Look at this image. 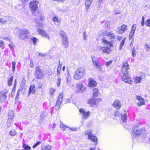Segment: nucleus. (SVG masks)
<instances>
[{
  "label": "nucleus",
  "mask_w": 150,
  "mask_h": 150,
  "mask_svg": "<svg viewBox=\"0 0 150 150\" xmlns=\"http://www.w3.org/2000/svg\"><path fill=\"white\" fill-rule=\"evenodd\" d=\"M103 0H98V5H100L101 3H102V1H103Z\"/></svg>",
  "instance_id": "nucleus-62"
},
{
  "label": "nucleus",
  "mask_w": 150,
  "mask_h": 150,
  "mask_svg": "<svg viewBox=\"0 0 150 150\" xmlns=\"http://www.w3.org/2000/svg\"><path fill=\"white\" fill-rule=\"evenodd\" d=\"M22 147L25 150H30L31 149L30 146L26 144H23Z\"/></svg>",
  "instance_id": "nucleus-34"
},
{
  "label": "nucleus",
  "mask_w": 150,
  "mask_h": 150,
  "mask_svg": "<svg viewBox=\"0 0 150 150\" xmlns=\"http://www.w3.org/2000/svg\"><path fill=\"white\" fill-rule=\"evenodd\" d=\"M144 17H142V20L141 23V26H143L144 25Z\"/></svg>",
  "instance_id": "nucleus-57"
},
{
  "label": "nucleus",
  "mask_w": 150,
  "mask_h": 150,
  "mask_svg": "<svg viewBox=\"0 0 150 150\" xmlns=\"http://www.w3.org/2000/svg\"><path fill=\"white\" fill-rule=\"evenodd\" d=\"M86 70L84 66H80L78 68L77 70L74 74L73 78L76 80L81 79L85 74Z\"/></svg>",
  "instance_id": "nucleus-2"
},
{
  "label": "nucleus",
  "mask_w": 150,
  "mask_h": 150,
  "mask_svg": "<svg viewBox=\"0 0 150 150\" xmlns=\"http://www.w3.org/2000/svg\"><path fill=\"white\" fill-rule=\"evenodd\" d=\"M115 115L116 116H121V121H122L124 123H126L127 120L126 111L125 110L122 111L120 110L116 111Z\"/></svg>",
  "instance_id": "nucleus-5"
},
{
  "label": "nucleus",
  "mask_w": 150,
  "mask_h": 150,
  "mask_svg": "<svg viewBox=\"0 0 150 150\" xmlns=\"http://www.w3.org/2000/svg\"><path fill=\"white\" fill-rule=\"evenodd\" d=\"M9 134L11 136H14L16 134V132L15 130H11L9 132Z\"/></svg>",
  "instance_id": "nucleus-40"
},
{
  "label": "nucleus",
  "mask_w": 150,
  "mask_h": 150,
  "mask_svg": "<svg viewBox=\"0 0 150 150\" xmlns=\"http://www.w3.org/2000/svg\"><path fill=\"white\" fill-rule=\"evenodd\" d=\"M96 100L94 99H91L88 100V103L91 105H95L96 103Z\"/></svg>",
  "instance_id": "nucleus-22"
},
{
  "label": "nucleus",
  "mask_w": 150,
  "mask_h": 150,
  "mask_svg": "<svg viewBox=\"0 0 150 150\" xmlns=\"http://www.w3.org/2000/svg\"><path fill=\"white\" fill-rule=\"evenodd\" d=\"M92 60L93 64L95 66H98L99 63L95 57H92Z\"/></svg>",
  "instance_id": "nucleus-29"
},
{
  "label": "nucleus",
  "mask_w": 150,
  "mask_h": 150,
  "mask_svg": "<svg viewBox=\"0 0 150 150\" xmlns=\"http://www.w3.org/2000/svg\"><path fill=\"white\" fill-rule=\"evenodd\" d=\"M35 75L36 78L37 79L42 78L44 76L43 71L40 69L38 66L36 67Z\"/></svg>",
  "instance_id": "nucleus-7"
},
{
  "label": "nucleus",
  "mask_w": 150,
  "mask_h": 150,
  "mask_svg": "<svg viewBox=\"0 0 150 150\" xmlns=\"http://www.w3.org/2000/svg\"><path fill=\"white\" fill-rule=\"evenodd\" d=\"M112 105L116 109H119L121 107L120 101L119 100L115 101L113 103Z\"/></svg>",
  "instance_id": "nucleus-18"
},
{
  "label": "nucleus",
  "mask_w": 150,
  "mask_h": 150,
  "mask_svg": "<svg viewBox=\"0 0 150 150\" xmlns=\"http://www.w3.org/2000/svg\"><path fill=\"white\" fill-rule=\"evenodd\" d=\"M69 9L68 7H67L66 6H64L62 8H58V10L62 12H64L66 11H67Z\"/></svg>",
  "instance_id": "nucleus-25"
},
{
  "label": "nucleus",
  "mask_w": 150,
  "mask_h": 150,
  "mask_svg": "<svg viewBox=\"0 0 150 150\" xmlns=\"http://www.w3.org/2000/svg\"><path fill=\"white\" fill-rule=\"evenodd\" d=\"M132 56L133 57H134L136 56V52H135V48H133L132 49Z\"/></svg>",
  "instance_id": "nucleus-48"
},
{
  "label": "nucleus",
  "mask_w": 150,
  "mask_h": 150,
  "mask_svg": "<svg viewBox=\"0 0 150 150\" xmlns=\"http://www.w3.org/2000/svg\"><path fill=\"white\" fill-rule=\"evenodd\" d=\"M31 40L33 42L34 45H35L36 43L39 41L35 37L32 38Z\"/></svg>",
  "instance_id": "nucleus-36"
},
{
  "label": "nucleus",
  "mask_w": 150,
  "mask_h": 150,
  "mask_svg": "<svg viewBox=\"0 0 150 150\" xmlns=\"http://www.w3.org/2000/svg\"><path fill=\"white\" fill-rule=\"evenodd\" d=\"M59 33L62 37V43L65 48H67L69 46V42L67 39V36L65 33L63 31L60 30Z\"/></svg>",
  "instance_id": "nucleus-6"
},
{
  "label": "nucleus",
  "mask_w": 150,
  "mask_h": 150,
  "mask_svg": "<svg viewBox=\"0 0 150 150\" xmlns=\"http://www.w3.org/2000/svg\"><path fill=\"white\" fill-rule=\"evenodd\" d=\"M122 80L125 83H127L129 84H132V81L131 78L129 77L128 74H123L122 76H121Z\"/></svg>",
  "instance_id": "nucleus-12"
},
{
  "label": "nucleus",
  "mask_w": 150,
  "mask_h": 150,
  "mask_svg": "<svg viewBox=\"0 0 150 150\" xmlns=\"http://www.w3.org/2000/svg\"><path fill=\"white\" fill-rule=\"evenodd\" d=\"M62 66H58L57 69V75L59 76L62 70Z\"/></svg>",
  "instance_id": "nucleus-42"
},
{
  "label": "nucleus",
  "mask_w": 150,
  "mask_h": 150,
  "mask_svg": "<svg viewBox=\"0 0 150 150\" xmlns=\"http://www.w3.org/2000/svg\"><path fill=\"white\" fill-rule=\"evenodd\" d=\"M83 38L84 40H87V34L86 31H84L83 33Z\"/></svg>",
  "instance_id": "nucleus-44"
},
{
  "label": "nucleus",
  "mask_w": 150,
  "mask_h": 150,
  "mask_svg": "<svg viewBox=\"0 0 150 150\" xmlns=\"http://www.w3.org/2000/svg\"><path fill=\"white\" fill-rule=\"evenodd\" d=\"M0 47L2 49H4V44L2 40H0Z\"/></svg>",
  "instance_id": "nucleus-45"
},
{
  "label": "nucleus",
  "mask_w": 150,
  "mask_h": 150,
  "mask_svg": "<svg viewBox=\"0 0 150 150\" xmlns=\"http://www.w3.org/2000/svg\"><path fill=\"white\" fill-rule=\"evenodd\" d=\"M132 134L135 137L140 136L142 139H145L146 137V131L144 128L140 130L134 129L133 131Z\"/></svg>",
  "instance_id": "nucleus-4"
},
{
  "label": "nucleus",
  "mask_w": 150,
  "mask_h": 150,
  "mask_svg": "<svg viewBox=\"0 0 150 150\" xmlns=\"http://www.w3.org/2000/svg\"><path fill=\"white\" fill-rule=\"evenodd\" d=\"M89 139H90L93 141L95 142V145H96L97 144V138L95 136L92 135L90 137L88 138Z\"/></svg>",
  "instance_id": "nucleus-23"
},
{
  "label": "nucleus",
  "mask_w": 150,
  "mask_h": 150,
  "mask_svg": "<svg viewBox=\"0 0 150 150\" xmlns=\"http://www.w3.org/2000/svg\"><path fill=\"white\" fill-rule=\"evenodd\" d=\"M8 93L7 90H5L1 91L0 93V101L3 102L6 100L7 98L6 94Z\"/></svg>",
  "instance_id": "nucleus-11"
},
{
  "label": "nucleus",
  "mask_w": 150,
  "mask_h": 150,
  "mask_svg": "<svg viewBox=\"0 0 150 150\" xmlns=\"http://www.w3.org/2000/svg\"><path fill=\"white\" fill-rule=\"evenodd\" d=\"M146 25L149 27H150V19H148L145 23Z\"/></svg>",
  "instance_id": "nucleus-46"
},
{
  "label": "nucleus",
  "mask_w": 150,
  "mask_h": 150,
  "mask_svg": "<svg viewBox=\"0 0 150 150\" xmlns=\"http://www.w3.org/2000/svg\"><path fill=\"white\" fill-rule=\"evenodd\" d=\"M39 56L41 57H45L46 56V54H42L41 53H39Z\"/></svg>",
  "instance_id": "nucleus-61"
},
{
  "label": "nucleus",
  "mask_w": 150,
  "mask_h": 150,
  "mask_svg": "<svg viewBox=\"0 0 150 150\" xmlns=\"http://www.w3.org/2000/svg\"><path fill=\"white\" fill-rule=\"evenodd\" d=\"M60 127L63 130H66L67 128H69L68 127L64 125L63 123H61L60 125Z\"/></svg>",
  "instance_id": "nucleus-37"
},
{
  "label": "nucleus",
  "mask_w": 150,
  "mask_h": 150,
  "mask_svg": "<svg viewBox=\"0 0 150 150\" xmlns=\"http://www.w3.org/2000/svg\"><path fill=\"white\" fill-rule=\"evenodd\" d=\"M35 86L33 85L32 87L31 86L30 87L29 91V94L30 95L31 93H34L35 92Z\"/></svg>",
  "instance_id": "nucleus-27"
},
{
  "label": "nucleus",
  "mask_w": 150,
  "mask_h": 150,
  "mask_svg": "<svg viewBox=\"0 0 150 150\" xmlns=\"http://www.w3.org/2000/svg\"><path fill=\"white\" fill-rule=\"evenodd\" d=\"M117 40L119 41H120L122 39V37L121 36H117Z\"/></svg>",
  "instance_id": "nucleus-63"
},
{
  "label": "nucleus",
  "mask_w": 150,
  "mask_h": 150,
  "mask_svg": "<svg viewBox=\"0 0 150 150\" xmlns=\"http://www.w3.org/2000/svg\"><path fill=\"white\" fill-rule=\"evenodd\" d=\"M52 20L56 25L59 24L61 23V19L60 18L57 16L53 17Z\"/></svg>",
  "instance_id": "nucleus-21"
},
{
  "label": "nucleus",
  "mask_w": 150,
  "mask_h": 150,
  "mask_svg": "<svg viewBox=\"0 0 150 150\" xmlns=\"http://www.w3.org/2000/svg\"><path fill=\"white\" fill-rule=\"evenodd\" d=\"M85 135H88V138L90 137V136H91V135H93L92 133L90 131H86L85 132Z\"/></svg>",
  "instance_id": "nucleus-41"
},
{
  "label": "nucleus",
  "mask_w": 150,
  "mask_h": 150,
  "mask_svg": "<svg viewBox=\"0 0 150 150\" xmlns=\"http://www.w3.org/2000/svg\"><path fill=\"white\" fill-rule=\"evenodd\" d=\"M93 96H97L99 93V92L98 91V89L96 88H94L93 90Z\"/></svg>",
  "instance_id": "nucleus-33"
},
{
  "label": "nucleus",
  "mask_w": 150,
  "mask_h": 150,
  "mask_svg": "<svg viewBox=\"0 0 150 150\" xmlns=\"http://www.w3.org/2000/svg\"><path fill=\"white\" fill-rule=\"evenodd\" d=\"M10 43L8 44V45L11 48H13L14 46V44L12 42L10 41Z\"/></svg>",
  "instance_id": "nucleus-50"
},
{
  "label": "nucleus",
  "mask_w": 150,
  "mask_h": 150,
  "mask_svg": "<svg viewBox=\"0 0 150 150\" xmlns=\"http://www.w3.org/2000/svg\"><path fill=\"white\" fill-rule=\"evenodd\" d=\"M36 15L35 16L34 18L36 19L37 23L36 27H37L38 26L39 27V28L37 29V32L42 36L45 37L48 40H50V38L49 36V35L41 28V27L42 26L41 22L43 20V16H42V13H40L37 12L36 13Z\"/></svg>",
  "instance_id": "nucleus-1"
},
{
  "label": "nucleus",
  "mask_w": 150,
  "mask_h": 150,
  "mask_svg": "<svg viewBox=\"0 0 150 150\" xmlns=\"http://www.w3.org/2000/svg\"><path fill=\"white\" fill-rule=\"evenodd\" d=\"M142 79V78L141 77H136L134 80V83L136 84L138 83H140Z\"/></svg>",
  "instance_id": "nucleus-31"
},
{
  "label": "nucleus",
  "mask_w": 150,
  "mask_h": 150,
  "mask_svg": "<svg viewBox=\"0 0 150 150\" xmlns=\"http://www.w3.org/2000/svg\"><path fill=\"white\" fill-rule=\"evenodd\" d=\"M125 38L124 39H123L121 42V43L120 45V47H119V50H121L123 46L125 43Z\"/></svg>",
  "instance_id": "nucleus-35"
},
{
  "label": "nucleus",
  "mask_w": 150,
  "mask_h": 150,
  "mask_svg": "<svg viewBox=\"0 0 150 150\" xmlns=\"http://www.w3.org/2000/svg\"><path fill=\"white\" fill-rule=\"evenodd\" d=\"M41 143L40 142H38L36 144H34L33 146V148H35L40 143Z\"/></svg>",
  "instance_id": "nucleus-51"
},
{
  "label": "nucleus",
  "mask_w": 150,
  "mask_h": 150,
  "mask_svg": "<svg viewBox=\"0 0 150 150\" xmlns=\"http://www.w3.org/2000/svg\"><path fill=\"white\" fill-rule=\"evenodd\" d=\"M6 21L3 18H0V24H4L5 22H6Z\"/></svg>",
  "instance_id": "nucleus-47"
},
{
  "label": "nucleus",
  "mask_w": 150,
  "mask_h": 150,
  "mask_svg": "<svg viewBox=\"0 0 150 150\" xmlns=\"http://www.w3.org/2000/svg\"><path fill=\"white\" fill-rule=\"evenodd\" d=\"M38 2L37 1H33L30 3V7L33 13V12H35L38 8Z\"/></svg>",
  "instance_id": "nucleus-10"
},
{
  "label": "nucleus",
  "mask_w": 150,
  "mask_h": 150,
  "mask_svg": "<svg viewBox=\"0 0 150 150\" xmlns=\"http://www.w3.org/2000/svg\"><path fill=\"white\" fill-rule=\"evenodd\" d=\"M14 112L13 111L10 110L8 113V120L10 121V120L12 119L14 117Z\"/></svg>",
  "instance_id": "nucleus-24"
},
{
  "label": "nucleus",
  "mask_w": 150,
  "mask_h": 150,
  "mask_svg": "<svg viewBox=\"0 0 150 150\" xmlns=\"http://www.w3.org/2000/svg\"><path fill=\"white\" fill-rule=\"evenodd\" d=\"M129 69V66H122L121 71L123 74H128Z\"/></svg>",
  "instance_id": "nucleus-19"
},
{
  "label": "nucleus",
  "mask_w": 150,
  "mask_h": 150,
  "mask_svg": "<svg viewBox=\"0 0 150 150\" xmlns=\"http://www.w3.org/2000/svg\"><path fill=\"white\" fill-rule=\"evenodd\" d=\"M92 1L93 0H86L85 3L86 5L85 10L86 12H87L90 6Z\"/></svg>",
  "instance_id": "nucleus-20"
},
{
  "label": "nucleus",
  "mask_w": 150,
  "mask_h": 150,
  "mask_svg": "<svg viewBox=\"0 0 150 150\" xmlns=\"http://www.w3.org/2000/svg\"><path fill=\"white\" fill-rule=\"evenodd\" d=\"M127 26L123 24L121 26L118 27L116 31L118 33L122 34L127 30Z\"/></svg>",
  "instance_id": "nucleus-15"
},
{
  "label": "nucleus",
  "mask_w": 150,
  "mask_h": 150,
  "mask_svg": "<svg viewBox=\"0 0 150 150\" xmlns=\"http://www.w3.org/2000/svg\"><path fill=\"white\" fill-rule=\"evenodd\" d=\"M61 81V79L60 78L58 77L57 78V80L56 83L57 86L58 87H59L60 86Z\"/></svg>",
  "instance_id": "nucleus-43"
},
{
  "label": "nucleus",
  "mask_w": 150,
  "mask_h": 150,
  "mask_svg": "<svg viewBox=\"0 0 150 150\" xmlns=\"http://www.w3.org/2000/svg\"><path fill=\"white\" fill-rule=\"evenodd\" d=\"M136 98L139 101L142 98L141 97L139 96H137Z\"/></svg>",
  "instance_id": "nucleus-64"
},
{
  "label": "nucleus",
  "mask_w": 150,
  "mask_h": 150,
  "mask_svg": "<svg viewBox=\"0 0 150 150\" xmlns=\"http://www.w3.org/2000/svg\"><path fill=\"white\" fill-rule=\"evenodd\" d=\"M112 46V44H108V45L105 46H101L100 49L102 50L104 53H109L110 52L111 50L110 48Z\"/></svg>",
  "instance_id": "nucleus-8"
},
{
  "label": "nucleus",
  "mask_w": 150,
  "mask_h": 150,
  "mask_svg": "<svg viewBox=\"0 0 150 150\" xmlns=\"http://www.w3.org/2000/svg\"><path fill=\"white\" fill-rule=\"evenodd\" d=\"M134 32L133 31H131L130 33L129 37L130 38H131L133 37L134 34Z\"/></svg>",
  "instance_id": "nucleus-52"
},
{
  "label": "nucleus",
  "mask_w": 150,
  "mask_h": 150,
  "mask_svg": "<svg viewBox=\"0 0 150 150\" xmlns=\"http://www.w3.org/2000/svg\"><path fill=\"white\" fill-rule=\"evenodd\" d=\"M88 87L90 88L94 87L96 86L97 83L93 79L89 78L88 79Z\"/></svg>",
  "instance_id": "nucleus-17"
},
{
  "label": "nucleus",
  "mask_w": 150,
  "mask_h": 150,
  "mask_svg": "<svg viewBox=\"0 0 150 150\" xmlns=\"http://www.w3.org/2000/svg\"><path fill=\"white\" fill-rule=\"evenodd\" d=\"M76 92L79 93H82L84 91L85 87L82 84H78L76 86Z\"/></svg>",
  "instance_id": "nucleus-16"
},
{
  "label": "nucleus",
  "mask_w": 150,
  "mask_h": 150,
  "mask_svg": "<svg viewBox=\"0 0 150 150\" xmlns=\"http://www.w3.org/2000/svg\"><path fill=\"white\" fill-rule=\"evenodd\" d=\"M110 23L109 21H107L105 23V27H108L110 25Z\"/></svg>",
  "instance_id": "nucleus-58"
},
{
  "label": "nucleus",
  "mask_w": 150,
  "mask_h": 150,
  "mask_svg": "<svg viewBox=\"0 0 150 150\" xmlns=\"http://www.w3.org/2000/svg\"><path fill=\"white\" fill-rule=\"evenodd\" d=\"M136 25L135 24H134L132 27V30L131 31H133V32H135V30H136Z\"/></svg>",
  "instance_id": "nucleus-49"
},
{
  "label": "nucleus",
  "mask_w": 150,
  "mask_h": 150,
  "mask_svg": "<svg viewBox=\"0 0 150 150\" xmlns=\"http://www.w3.org/2000/svg\"><path fill=\"white\" fill-rule=\"evenodd\" d=\"M79 111L82 113L83 114L82 117L83 119H86L90 115V112L89 111H86L83 108L80 109Z\"/></svg>",
  "instance_id": "nucleus-14"
},
{
  "label": "nucleus",
  "mask_w": 150,
  "mask_h": 150,
  "mask_svg": "<svg viewBox=\"0 0 150 150\" xmlns=\"http://www.w3.org/2000/svg\"><path fill=\"white\" fill-rule=\"evenodd\" d=\"M63 95V93L62 92L59 95L55 105V108L56 110H57L59 108L61 103L62 101Z\"/></svg>",
  "instance_id": "nucleus-9"
},
{
  "label": "nucleus",
  "mask_w": 150,
  "mask_h": 150,
  "mask_svg": "<svg viewBox=\"0 0 150 150\" xmlns=\"http://www.w3.org/2000/svg\"><path fill=\"white\" fill-rule=\"evenodd\" d=\"M144 48L146 51H150V45L147 43L145 44Z\"/></svg>",
  "instance_id": "nucleus-32"
},
{
  "label": "nucleus",
  "mask_w": 150,
  "mask_h": 150,
  "mask_svg": "<svg viewBox=\"0 0 150 150\" xmlns=\"http://www.w3.org/2000/svg\"><path fill=\"white\" fill-rule=\"evenodd\" d=\"M95 68L97 69V70L99 71H101L102 69L100 67V66H95Z\"/></svg>",
  "instance_id": "nucleus-56"
},
{
  "label": "nucleus",
  "mask_w": 150,
  "mask_h": 150,
  "mask_svg": "<svg viewBox=\"0 0 150 150\" xmlns=\"http://www.w3.org/2000/svg\"><path fill=\"white\" fill-rule=\"evenodd\" d=\"M13 76H12L11 77L9 78L8 80V84L9 86H10L12 85V82L13 79Z\"/></svg>",
  "instance_id": "nucleus-38"
},
{
  "label": "nucleus",
  "mask_w": 150,
  "mask_h": 150,
  "mask_svg": "<svg viewBox=\"0 0 150 150\" xmlns=\"http://www.w3.org/2000/svg\"><path fill=\"white\" fill-rule=\"evenodd\" d=\"M50 91L51 94V95H53L55 91L53 88H51L50 89Z\"/></svg>",
  "instance_id": "nucleus-53"
},
{
  "label": "nucleus",
  "mask_w": 150,
  "mask_h": 150,
  "mask_svg": "<svg viewBox=\"0 0 150 150\" xmlns=\"http://www.w3.org/2000/svg\"><path fill=\"white\" fill-rule=\"evenodd\" d=\"M52 147L51 146L47 145L42 147L40 150H51Z\"/></svg>",
  "instance_id": "nucleus-30"
},
{
  "label": "nucleus",
  "mask_w": 150,
  "mask_h": 150,
  "mask_svg": "<svg viewBox=\"0 0 150 150\" xmlns=\"http://www.w3.org/2000/svg\"><path fill=\"white\" fill-rule=\"evenodd\" d=\"M20 31V38L23 40H25L27 38L28 34L30 33L29 31L26 29H23L20 30L18 28H16L14 30V33L16 34Z\"/></svg>",
  "instance_id": "nucleus-3"
},
{
  "label": "nucleus",
  "mask_w": 150,
  "mask_h": 150,
  "mask_svg": "<svg viewBox=\"0 0 150 150\" xmlns=\"http://www.w3.org/2000/svg\"><path fill=\"white\" fill-rule=\"evenodd\" d=\"M102 42L103 43H104L103 44L104 46L108 45V44H111L109 42H108L105 39H102Z\"/></svg>",
  "instance_id": "nucleus-39"
},
{
  "label": "nucleus",
  "mask_w": 150,
  "mask_h": 150,
  "mask_svg": "<svg viewBox=\"0 0 150 150\" xmlns=\"http://www.w3.org/2000/svg\"><path fill=\"white\" fill-rule=\"evenodd\" d=\"M66 83L67 84H68L70 83L71 80V78H68L66 79Z\"/></svg>",
  "instance_id": "nucleus-55"
},
{
  "label": "nucleus",
  "mask_w": 150,
  "mask_h": 150,
  "mask_svg": "<svg viewBox=\"0 0 150 150\" xmlns=\"http://www.w3.org/2000/svg\"><path fill=\"white\" fill-rule=\"evenodd\" d=\"M70 130L72 131H76L77 130V128L76 127H69L68 128Z\"/></svg>",
  "instance_id": "nucleus-54"
},
{
  "label": "nucleus",
  "mask_w": 150,
  "mask_h": 150,
  "mask_svg": "<svg viewBox=\"0 0 150 150\" xmlns=\"http://www.w3.org/2000/svg\"><path fill=\"white\" fill-rule=\"evenodd\" d=\"M112 62V61H110L108 62H106L105 63V65L106 66H109L111 64Z\"/></svg>",
  "instance_id": "nucleus-60"
},
{
  "label": "nucleus",
  "mask_w": 150,
  "mask_h": 150,
  "mask_svg": "<svg viewBox=\"0 0 150 150\" xmlns=\"http://www.w3.org/2000/svg\"><path fill=\"white\" fill-rule=\"evenodd\" d=\"M1 38L4 40L7 41L10 40V38L8 37H4Z\"/></svg>",
  "instance_id": "nucleus-59"
},
{
  "label": "nucleus",
  "mask_w": 150,
  "mask_h": 150,
  "mask_svg": "<svg viewBox=\"0 0 150 150\" xmlns=\"http://www.w3.org/2000/svg\"><path fill=\"white\" fill-rule=\"evenodd\" d=\"M145 104V101L144 99L142 98L139 100L137 103V105L138 106H140L142 105H144Z\"/></svg>",
  "instance_id": "nucleus-28"
},
{
  "label": "nucleus",
  "mask_w": 150,
  "mask_h": 150,
  "mask_svg": "<svg viewBox=\"0 0 150 150\" xmlns=\"http://www.w3.org/2000/svg\"><path fill=\"white\" fill-rule=\"evenodd\" d=\"M46 111H43L41 112L40 120H41V122L43 121V118L46 116Z\"/></svg>",
  "instance_id": "nucleus-26"
},
{
  "label": "nucleus",
  "mask_w": 150,
  "mask_h": 150,
  "mask_svg": "<svg viewBox=\"0 0 150 150\" xmlns=\"http://www.w3.org/2000/svg\"><path fill=\"white\" fill-rule=\"evenodd\" d=\"M104 35L108 36L111 41H115L116 39L115 35L112 33L106 31L104 33Z\"/></svg>",
  "instance_id": "nucleus-13"
}]
</instances>
